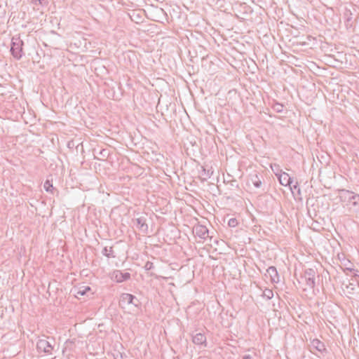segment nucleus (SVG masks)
I'll return each instance as SVG.
<instances>
[{
	"label": "nucleus",
	"mask_w": 359,
	"mask_h": 359,
	"mask_svg": "<svg viewBox=\"0 0 359 359\" xmlns=\"http://www.w3.org/2000/svg\"><path fill=\"white\" fill-rule=\"evenodd\" d=\"M90 290V287L89 286H84L82 287H80L78 289V291L76 292V297L78 295L83 296L85 295L87 292Z\"/></svg>",
	"instance_id": "nucleus-17"
},
{
	"label": "nucleus",
	"mask_w": 359,
	"mask_h": 359,
	"mask_svg": "<svg viewBox=\"0 0 359 359\" xmlns=\"http://www.w3.org/2000/svg\"><path fill=\"white\" fill-rule=\"evenodd\" d=\"M144 268L146 271H149L154 268V264L151 262L148 261L146 262Z\"/></svg>",
	"instance_id": "nucleus-24"
},
{
	"label": "nucleus",
	"mask_w": 359,
	"mask_h": 359,
	"mask_svg": "<svg viewBox=\"0 0 359 359\" xmlns=\"http://www.w3.org/2000/svg\"><path fill=\"white\" fill-rule=\"evenodd\" d=\"M346 17L345 25L347 28L353 27V21L352 18V13L347 12L344 13Z\"/></svg>",
	"instance_id": "nucleus-15"
},
{
	"label": "nucleus",
	"mask_w": 359,
	"mask_h": 359,
	"mask_svg": "<svg viewBox=\"0 0 359 359\" xmlns=\"http://www.w3.org/2000/svg\"><path fill=\"white\" fill-rule=\"evenodd\" d=\"M114 277L118 283H122L130 278V273L128 272L123 273L121 271L114 272Z\"/></svg>",
	"instance_id": "nucleus-12"
},
{
	"label": "nucleus",
	"mask_w": 359,
	"mask_h": 359,
	"mask_svg": "<svg viewBox=\"0 0 359 359\" xmlns=\"http://www.w3.org/2000/svg\"><path fill=\"white\" fill-rule=\"evenodd\" d=\"M315 276V270L313 269H307L304 271V275L301 276V278L304 280L306 285L310 289H313L316 285Z\"/></svg>",
	"instance_id": "nucleus-4"
},
{
	"label": "nucleus",
	"mask_w": 359,
	"mask_h": 359,
	"mask_svg": "<svg viewBox=\"0 0 359 359\" xmlns=\"http://www.w3.org/2000/svg\"><path fill=\"white\" fill-rule=\"evenodd\" d=\"M192 341L196 345H205L206 346V337L203 333L199 332L194 334Z\"/></svg>",
	"instance_id": "nucleus-10"
},
{
	"label": "nucleus",
	"mask_w": 359,
	"mask_h": 359,
	"mask_svg": "<svg viewBox=\"0 0 359 359\" xmlns=\"http://www.w3.org/2000/svg\"><path fill=\"white\" fill-rule=\"evenodd\" d=\"M93 151H94V152H97L96 149H94Z\"/></svg>",
	"instance_id": "nucleus-27"
},
{
	"label": "nucleus",
	"mask_w": 359,
	"mask_h": 359,
	"mask_svg": "<svg viewBox=\"0 0 359 359\" xmlns=\"http://www.w3.org/2000/svg\"><path fill=\"white\" fill-rule=\"evenodd\" d=\"M263 176L262 175L255 174L250 177V181L256 188H260L262 184Z\"/></svg>",
	"instance_id": "nucleus-13"
},
{
	"label": "nucleus",
	"mask_w": 359,
	"mask_h": 359,
	"mask_svg": "<svg viewBox=\"0 0 359 359\" xmlns=\"http://www.w3.org/2000/svg\"><path fill=\"white\" fill-rule=\"evenodd\" d=\"M290 190H291V191L292 192V194H294V191L296 190V191H297V194H298L299 195H300V194H301V189H300V188L299 187V186H298V183H297V182H296V184H294V185H292V186H291V185H290Z\"/></svg>",
	"instance_id": "nucleus-22"
},
{
	"label": "nucleus",
	"mask_w": 359,
	"mask_h": 359,
	"mask_svg": "<svg viewBox=\"0 0 359 359\" xmlns=\"http://www.w3.org/2000/svg\"><path fill=\"white\" fill-rule=\"evenodd\" d=\"M97 154L99 156H95V158L100 161H105L110 155V149L108 148L100 149Z\"/></svg>",
	"instance_id": "nucleus-14"
},
{
	"label": "nucleus",
	"mask_w": 359,
	"mask_h": 359,
	"mask_svg": "<svg viewBox=\"0 0 359 359\" xmlns=\"http://www.w3.org/2000/svg\"><path fill=\"white\" fill-rule=\"evenodd\" d=\"M102 253L103 255L106 256L108 258L115 257V255H114L113 247H110L109 248H108L107 247H104L102 251Z\"/></svg>",
	"instance_id": "nucleus-16"
},
{
	"label": "nucleus",
	"mask_w": 359,
	"mask_h": 359,
	"mask_svg": "<svg viewBox=\"0 0 359 359\" xmlns=\"http://www.w3.org/2000/svg\"><path fill=\"white\" fill-rule=\"evenodd\" d=\"M32 3L34 5H40L41 6H46L48 4V0H31Z\"/></svg>",
	"instance_id": "nucleus-19"
},
{
	"label": "nucleus",
	"mask_w": 359,
	"mask_h": 359,
	"mask_svg": "<svg viewBox=\"0 0 359 359\" xmlns=\"http://www.w3.org/2000/svg\"><path fill=\"white\" fill-rule=\"evenodd\" d=\"M130 304H132L136 307H137L140 304L139 299L133 294L128 293H123L119 299V305L122 309H126V307Z\"/></svg>",
	"instance_id": "nucleus-2"
},
{
	"label": "nucleus",
	"mask_w": 359,
	"mask_h": 359,
	"mask_svg": "<svg viewBox=\"0 0 359 359\" xmlns=\"http://www.w3.org/2000/svg\"><path fill=\"white\" fill-rule=\"evenodd\" d=\"M267 273L270 276L271 280L273 283H278L279 282V276L276 268L275 266H269L266 270Z\"/></svg>",
	"instance_id": "nucleus-11"
},
{
	"label": "nucleus",
	"mask_w": 359,
	"mask_h": 359,
	"mask_svg": "<svg viewBox=\"0 0 359 359\" xmlns=\"http://www.w3.org/2000/svg\"><path fill=\"white\" fill-rule=\"evenodd\" d=\"M310 351L313 352V350H316L318 351L320 353H323L324 351H326L325 344L320 341L318 339H314L311 341V344L309 345Z\"/></svg>",
	"instance_id": "nucleus-9"
},
{
	"label": "nucleus",
	"mask_w": 359,
	"mask_h": 359,
	"mask_svg": "<svg viewBox=\"0 0 359 359\" xmlns=\"http://www.w3.org/2000/svg\"><path fill=\"white\" fill-rule=\"evenodd\" d=\"M238 222L236 218H231L228 222V225L231 227H236Z\"/></svg>",
	"instance_id": "nucleus-23"
},
{
	"label": "nucleus",
	"mask_w": 359,
	"mask_h": 359,
	"mask_svg": "<svg viewBox=\"0 0 359 359\" xmlns=\"http://www.w3.org/2000/svg\"><path fill=\"white\" fill-rule=\"evenodd\" d=\"M263 296L264 297H266L267 299H271L273 297V292L270 289H266L263 292Z\"/></svg>",
	"instance_id": "nucleus-21"
},
{
	"label": "nucleus",
	"mask_w": 359,
	"mask_h": 359,
	"mask_svg": "<svg viewBox=\"0 0 359 359\" xmlns=\"http://www.w3.org/2000/svg\"><path fill=\"white\" fill-rule=\"evenodd\" d=\"M275 175L277 177L280 184L283 186H290L292 183V178L283 170H280L279 172H275Z\"/></svg>",
	"instance_id": "nucleus-7"
},
{
	"label": "nucleus",
	"mask_w": 359,
	"mask_h": 359,
	"mask_svg": "<svg viewBox=\"0 0 359 359\" xmlns=\"http://www.w3.org/2000/svg\"><path fill=\"white\" fill-rule=\"evenodd\" d=\"M193 233L196 236H198L201 239H205L206 238L209 237V231L208 228L202 224H198L195 225L193 228Z\"/></svg>",
	"instance_id": "nucleus-6"
},
{
	"label": "nucleus",
	"mask_w": 359,
	"mask_h": 359,
	"mask_svg": "<svg viewBox=\"0 0 359 359\" xmlns=\"http://www.w3.org/2000/svg\"><path fill=\"white\" fill-rule=\"evenodd\" d=\"M118 358H119V356H117V358H115V359H118Z\"/></svg>",
	"instance_id": "nucleus-29"
},
{
	"label": "nucleus",
	"mask_w": 359,
	"mask_h": 359,
	"mask_svg": "<svg viewBox=\"0 0 359 359\" xmlns=\"http://www.w3.org/2000/svg\"><path fill=\"white\" fill-rule=\"evenodd\" d=\"M243 359H252V356L250 354H246L243 356Z\"/></svg>",
	"instance_id": "nucleus-26"
},
{
	"label": "nucleus",
	"mask_w": 359,
	"mask_h": 359,
	"mask_svg": "<svg viewBox=\"0 0 359 359\" xmlns=\"http://www.w3.org/2000/svg\"><path fill=\"white\" fill-rule=\"evenodd\" d=\"M118 358H119V356H117V358H115V359H118Z\"/></svg>",
	"instance_id": "nucleus-28"
},
{
	"label": "nucleus",
	"mask_w": 359,
	"mask_h": 359,
	"mask_svg": "<svg viewBox=\"0 0 359 359\" xmlns=\"http://www.w3.org/2000/svg\"><path fill=\"white\" fill-rule=\"evenodd\" d=\"M24 42L19 36H13L11 40V52L13 57L20 60L24 55L23 53Z\"/></svg>",
	"instance_id": "nucleus-1"
},
{
	"label": "nucleus",
	"mask_w": 359,
	"mask_h": 359,
	"mask_svg": "<svg viewBox=\"0 0 359 359\" xmlns=\"http://www.w3.org/2000/svg\"><path fill=\"white\" fill-rule=\"evenodd\" d=\"M43 188L47 192H53V190L54 189L52 183L49 180H46L44 182Z\"/></svg>",
	"instance_id": "nucleus-18"
},
{
	"label": "nucleus",
	"mask_w": 359,
	"mask_h": 359,
	"mask_svg": "<svg viewBox=\"0 0 359 359\" xmlns=\"http://www.w3.org/2000/svg\"><path fill=\"white\" fill-rule=\"evenodd\" d=\"M135 224L137 229L144 234L148 233L149 226L147 223V218L141 216L135 219Z\"/></svg>",
	"instance_id": "nucleus-8"
},
{
	"label": "nucleus",
	"mask_w": 359,
	"mask_h": 359,
	"mask_svg": "<svg viewBox=\"0 0 359 359\" xmlns=\"http://www.w3.org/2000/svg\"><path fill=\"white\" fill-rule=\"evenodd\" d=\"M345 199L348 201V205L350 209L354 212L359 211V195L352 191H346L344 195Z\"/></svg>",
	"instance_id": "nucleus-3"
},
{
	"label": "nucleus",
	"mask_w": 359,
	"mask_h": 359,
	"mask_svg": "<svg viewBox=\"0 0 359 359\" xmlns=\"http://www.w3.org/2000/svg\"><path fill=\"white\" fill-rule=\"evenodd\" d=\"M36 348L39 353L50 354L53 349V346L46 339H40L36 343Z\"/></svg>",
	"instance_id": "nucleus-5"
},
{
	"label": "nucleus",
	"mask_w": 359,
	"mask_h": 359,
	"mask_svg": "<svg viewBox=\"0 0 359 359\" xmlns=\"http://www.w3.org/2000/svg\"><path fill=\"white\" fill-rule=\"evenodd\" d=\"M271 169L274 173L279 172L280 170H282L281 169L279 168V165L276 164H274L273 166H271Z\"/></svg>",
	"instance_id": "nucleus-25"
},
{
	"label": "nucleus",
	"mask_w": 359,
	"mask_h": 359,
	"mask_svg": "<svg viewBox=\"0 0 359 359\" xmlns=\"http://www.w3.org/2000/svg\"><path fill=\"white\" fill-rule=\"evenodd\" d=\"M273 109L278 113H281L283 111V104H280L278 102H276L273 104Z\"/></svg>",
	"instance_id": "nucleus-20"
}]
</instances>
